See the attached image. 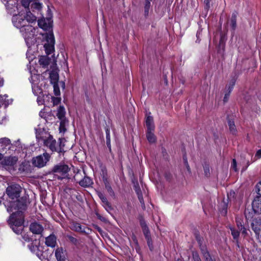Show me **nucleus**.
Segmentation results:
<instances>
[{"label": "nucleus", "instance_id": "obj_13", "mask_svg": "<svg viewBox=\"0 0 261 261\" xmlns=\"http://www.w3.org/2000/svg\"><path fill=\"white\" fill-rule=\"evenodd\" d=\"M97 194L98 197L101 200L103 206L105 207V209L107 211H110L112 209V206L110 203V202L108 201L106 196L100 192H97Z\"/></svg>", "mask_w": 261, "mask_h": 261}, {"label": "nucleus", "instance_id": "obj_27", "mask_svg": "<svg viewBox=\"0 0 261 261\" xmlns=\"http://www.w3.org/2000/svg\"><path fill=\"white\" fill-rule=\"evenodd\" d=\"M201 251L205 261H213L206 247H201Z\"/></svg>", "mask_w": 261, "mask_h": 261}, {"label": "nucleus", "instance_id": "obj_6", "mask_svg": "<svg viewBox=\"0 0 261 261\" xmlns=\"http://www.w3.org/2000/svg\"><path fill=\"white\" fill-rule=\"evenodd\" d=\"M49 159V154L45 152L41 155L34 158L32 160V163L35 167L41 168L46 165Z\"/></svg>", "mask_w": 261, "mask_h": 261}, {"label": "nucleus", "instance_id": "obj_19", "mask_svg": "<svg viewBox=\"0 0 261 261\" xmlns=\"http://www.w3.org/2000/svg\"><path fill=\"white\" fill-rule=\"evenodd\" d=\"M49 78L51 83L54 85V87L57 86L59 80V75L57 72L55 70L51 71L49 74Z\"/></svg>", "mask_w": 261, "mask_h": 261}, {"label": "nucleus", "instance_id": "obj_35", "mask_svg": "<svg viewBox=\"0 0 261 261\" xmlns=\"http://www.w3.org/2000/svg\"><path fill=\"white\" fill-rule=\"evenodd\" d=\"M105 187L108 193L110 194V195L113 196L114 195V192L110 186V185L109 184V182L106 181L105 182Z\"/></svg>", "mask_w": 261, "mask_h": 261}, {"label": "nucleus", "instance_id": "obj_15", "mask_svg": "<svg viewBox=\"0 0 261 261\" xmlns=\"http://www.w3.org/2000/svg\"><path fill=\"white\" fill-rule=\"evenodd\" d=\"M151 113L146 114V125L147 126V130H154V125L153 122V117L150 116Z\"/></svg>", "mask_w": 261, "mask_h": 261}, {"label": "nucleus", "instance_id": "obj_64", "mask_svg": "<svg viewBox=\"0 0 261 261\" xmlns=\"http://www.w3.org/2000/svg\"><path fill=\"white\" fill-rule=\"evenodd\" d=\"M185 160V163L186 164L187 170L190 172V168L189 165L188 164V161H187V160Z\"/></svg>", "mask_w": 261, "mask_h": 261}, {"label": "nucleus", "instance_id": "obj_23", "mask_svg": "<svg viewBox=\"0 0 261 261\" xmlns=\"http://www.w3.org/2000/svg\"><path fill=\"white\" fill-rule=\"evenodd\" d=\"M18 170L20 173L28 172L30 170V165L28 162H23L19 166Z\"/></svg>", "mask_w": 261, "mask_h": 261}, {"label": "nucleus", "instance_id": "obj_34", "mask_svg": "<svg viewBox=\"0 0 261 261\" xmlns=\"http://www.w3.org/2000/svg\"><path fill=\"white\" fill-rule=\"evenodd\" d=\"M231 235L235 240L238 239L240 235V232L233 227H230Z\"/></svg>", "mask_w": 261, "mask_h": 261}, {"label": "nucleus", "instance_id": "obj_58", "mask_svg": "<svg viewBox=\"0 0 261 261\" xmlns=\"http://www.w3.org/2000/svg\"><path fill=\"white\" fill-rule=\"evenodd\" d=\"M56 86H55V87H54V90H55V94L56 95H58L60 93V91H59V88H57V90L56 89Z\"/></svg>", "mask_w": 261, "mask_h": 261}, {"label": "nucleus", "instance_id": "obj_37", "mask_svg": "<svg viewBox=\"0 0 261 261\" xmlns=\"http://www.w3.org/2000/svg\"><path fill=\"white\" fill-rule=\"evenodd\" d=\"M195 238H196V239L197 241L198 242V243L199 245L200 250L201 249V247H205V246L202 245L203 239H202V238H201V237L199 234H196Z\"/></svg>", "mask_w": 261, "mask_h": 261}, {"label": "nucleus", "instance_id": "obj_5", "mask_svg": "<svg viewBox=\"0 0 261 261\" xmlns=\"http://www.w3.org/2000/svg\"><path fill=\"white\" fill-rule=\"evenodd\" d=\"M20 32L27 43H32L35 40L36 29L30 24H27L21 29Z\"/></svg>", "mask_w": 261, "mask_h": 261}, {"label": "nucleus", "instance_id": "obj_1", "mask_svg": "<svg viewBox=\"0 0 261 261\" xmlns=\"http://www.w3.org/2000/svg\"><path fill=\"white\" fill-rule=\"evenodd\" d=\"M21 190V187L16 184H11L7 188L6 193L9 197L12 200L16 199V200L10 202L9 205H8L7 211L8 212H11L14 210L18 211L25 210L26 207L25 202L18 199Z\"/></svg>", "mask_w": 261, "mask_h": 261}, {"label": "nucleus", "instance_id": "obj_22", "mask_svg": "<svg viewBox=\"0 0 261 261\" xmlns=\"http://www.w3.org/2000/svg\"><path fill=\"white\" fill-rule=\"evenodd\" d=\"M140 225L142 227L143 232L144 233V235L145 236V238L150 237L151 235L150 231L145 222L143 220L141 221Z\"/></svg>", "mask_w": 261, "mask_h": 261}, {"label": "nucleus", "instance_id": "obj_12", "mask_svg": "<svg viewBox=\"0 0 261 261\" xmlns=\"http://www.w3.org/2000/svg\"><path fill=\"white\" fill-rule=\"evenodd\" d=\"M30 231L34 234H39L43 230L42 226L37 222H34L31 224L30 226Z\"/></svg>", "mask_w": 261, "mask_h": 261}, {"label": "nucleus", "instance_id": "obj_31", "mask_svg": "<svg viewBox=\"0 0 261 261\" xmlns=\"http://www.w3.org/2000/svg\"><path fill=\"white\" fill-rule=\"evenodd\" d=\"M106 144L108 148H109L110 151L111 150V140H110V130L107 128L106 130Z\"/></svg>", "mask_w": 261, "mask_h": 261}, {"label": "nucleus", "instance_id": "obj_59", "mask_svg": "<svg viewBox=\"0 0 261 261\" xmlns=\"http://www.w3.org/2000/svg\"><path fill=\"white\" fill-rule=\"evenodd\" d=\"M37 102L39 105H42L43 103L41 98L40 96H39L37 98Z\"/></svg>", "mask_w": 261, "mask_h": 261}, {"label": "nucleus", "instance_id": "obj_57", "mask_svg": "<svg viewBox=\"0 0 261 261\" xmlns=\"http://www.w3.org/2000/svg\"><path fill=\"white\" fill-rule=\"evenodd\" d=\"M229 94L230 93H228L227 94H225V96H224V99H223L224 102H226L227 101L228 97L229 96Z\"/></svg>", "mask_w": 261, "mask_h": 261}, {"label": "nucleus", "instance_id": "obj_44", "mask_svg": "<svg viewBox=\"0 0 261 261\" xmlns=\"http://www.w3.org/2000/svg\"><path fill=\"white\" fill-rule=\"evenodd\" d=\"M192 256L194 261H201L199 254L197 252L193 251L192 253Z\"/></svg>", "mask_w": 261, "mask_h": 261}, {"label": "nucleus", "instance_id": "obj_32", "mask_svg": "<svg viewBox=\"0 0 261 261\" xmlns=\"http://www.w3.org/2000/svg\"><path fill=\"white\" fill-rule=\"evenodd\" d=\"M44 47L45 48L46 53L48 55L51 54L54 50V44H44Z\"/></svg>", "mask_w": 261, "mask_h": 261}, {"label": "nucleus", "instance_id": "obj_53", "mask_svg": "<svg viewBox=\"0 0 261 261\" xmlns=\"http://www.w3.org/2000/svg\"><path fill=\"white\" fill-rule=\"evenodd\" d=\"M211 0H204V3L205 5V8L208 9L210 7V2Z\"/></svg>", "mask_w": 261, "mask_h": 261}, {"label": "nucleus", "instance_id": "obj_49", "mask_svg": "<svg viewBox=\"0 0 261 261\" xmlns=\"http://www.w3.org/2000/svg\"><path fill=\"white\" fill-rule=\"evenodd\" d=\"M7 97V96H6V95H0V107L2 106V105H6L5 103V100L6 99V98Z\"/></svg>", "mask_w": 261, "mask_h": 261}, {"label": "nucleus", "instance_id": "obj_41", "mask_svg": "<svg viewBox=\"0 0 261 261\" xmlns=\"http://www.w3.org/2000/svg\"><path fill=\"white\" fill-rule=\"evenodd\" d=\"M42 7L41 4L38 3V2H35L33 3L31 5V8L33 9H35L37 10H40Z\"/></svg>", "mask_w": 261, "mask_h": 261}, {"label": "nucleus", "instance_id": "obj_8", "mask_svg": "<svg viewBox=\"0 0 261 261\" xmlns=\"http://www.w3.org/2000/svg\"><path fill=\"white\" fill-rule=\"evenodd\" d=\"M14 25L19 29L20 31L22 28H24L27 24V20L24 19L23 16L20 15H13L12 19Z\"/></svg>", "mask_w": 261, "mask_h": 261}, {"label": "nucleus", "instance_id": "obj_43", "mask_svg": "<svg viewBox=\"0 0 261 261\" xmlns=\"http://www.w3.org/2000/svg\"><path fill=\"white\" fill-rule=\"evenodd\" d=\"M145 239L147 240V244H148V246L150 250H152V249L153 248V246L152 241L151 237L145 238Z\"/></svg>", "mask_w": 261, "mask_h": 261}, {"label": "nucleus", "instance_id": "obj_25", "mask_svg": "<svg viewBox=\"0 0 261 261\" xmlns=\"http://www.w3.org/2000/svg\"><path fill=\"white\" fill-rule=\"evenodd\" d=\"M40 65L43 68H46L49 64V59L47 56H41L39 59Z\"/></svg>", "mask_w": 261, "mask_h": 261}, {"label": "nucleus", "instance_id": "obj_52", "mask_svg": "<svg viewBox=\"0 0 261 261\" xmlns=\"http://www.w3.org/2000/svg\"><path fill=\"white\" fill-rule=\"evenodd\" d=\"M235 192L233 191H230L229 193L227 194L228 198L230 200L234 198Z\"/></svg>", "mask_w": 261, "mask_h": 261}, {"label": "nucleus", "instance_id": "obj_42", "mask_svg": "<svg viewBox=\"0 0 261 261\" xmlns=\"http://www.w3.org/2000/svg\"><path fill=\"white\" fill-rule=\"evenodd\" d=\"M137 195H138V199L140 201V202L141 204V206H142V208L143 210L145 209V205L144 201L143 196H142V194H140Z\"/></svg>", "mask_w": 261, "mask_h": 261}, {"label": "nucleus", "instance_id": "obj_62", "mask_svg": "<svg viewBox=\"0 0 261 261\" xmlns=\"http://www.w3.org/2000/svg\"><path fill=\"white\" fill-rule=\"evenodd\" d=\"M23 239L27 242H29L30 240V239L28 237V236H24L23 237Z\"/></svg>", "mask_w": 261, "mask_h": 261}, {"label": "nucleus", "instance_id": "obj_16", "mask_svg": "<svg viewBox=\"0 0 261 261\" xmlns=\"http://www.w3.org/2000/svg\"><path fill=\"white\" fill-rule=\"evenodd\" d=\"M57 243V239L54 234H50L45 239V244L50 247H55Z\"/></svg>", "mask_w": 261, "mask_h": 261}, {"label": "nucleus", "instance_id": "obj_39", "mask_svg": "<svg viewBox=\"0 0 261 261\" xmlns=\"http://www.w3.org/2000/svg\"><path fill=\"white\" fill-rule=\"evenodd\" d=\"M203 170L204 172V174L206 176L208 177L210 175V166L207 164H205L203 166Z\"/></svg>", "mask_w": 261, "mask_h": 261}, {"label": "nucleus", "instance_id": "obj_60", "mask_svg": "<svg viewBox=\"0 0 261 261\" xmlns=\"http://www.w3.org/2000/svg\"><path fill=\"white\" fill-rule=\"evenodd\" d=\"M45 115H45V113H44V112H43V111H42L40 112V113H39V116H40L41 117H42V118H43H43H44V117H45Z\"/></svg>", "mask_w": 261, "mask_h": 261}, {"label": "nucleus", "instance_id": "obj_18", "mask_svg": "<svg viewBox=\"0 0 261 261\" xmlns=\"http://www.w3.org/2000/svg\"><path fill=\"white\" fill-rule=\"evenodd\" d=\"M79 183L82 187H88L93 184V182L90 177L85 176L82 180L79 181Z\"/></svg>", "mask_w": 261, "mask_h": 261}, {"label": "nucleus", "instance_id": "obj_14", "mask_svg": "<svg viewBox=\"0 0 261 261\" xmlns=\"http://www.w3.org/2000/svg\"><path fill=\"white\" fill-rule=\"evenodd\" d=\"M66 251L63 248H57L55 251V256L58 261H65Z\"/></svg>", "mask_w": 261, "mask_h": 261}, {"label": "nucleus", "instance_id": "obj_63", "mask_svg": "<svg viewBox=\"0 0 261 261\" xmlns=\"http://www.w3.org/2000/svg\"><path fill=\"white\" fill-rule=\"evenodd\" d=\"M54 104H57L59 102V100L57 98H54L53 99Z\"/></svg>", "mask_w": 261, "mask_h": 261}, {"label": "nucleus", "instance_id": "obj_54", "mask_svg": "<svg viewBox=\"0 0 261 261\" xmlns=\"http://www.w3.org/2000/svg\"><path fill=\"white\" fill-rule=\"evenodd\" d=\"M201 30H199L197 31V34H196V37L197 38V39L196 40V42H200V40L199 39L200 36H201Z\"/></svg>", "mask_w": 261, "mask_h": 261}, {"label": "nucleus", "instance_id": "obj_10", "mask_svg": "<svg viewBox=\"0 0 261 261\" xmlns=\"http://www.w3.org/2000/svg\"><path fill=\"white\" fill-rule=\"evenodd\" d=\"M252 209L255 213L261 214V196H257L252 203Z\"/></svg>", "mask_w": 261, "mask_h": 261}, {"label": "nucleus", "instance_id": "obj_56", "mask_svg": "<svg viewBox=\"0 0 261 261\" xmlns=\"http://www.w3.org/2000/svg\"><path fill=\"white\" fill-rule=\"evenodd\" d=\"M1 2H2L3 3H4V4L6 5V7H8V6L7 5V4H8V3H9V2H10L11 0H1Z\"/></svg>", "mask_w": 261, "mask_h": 261}, {"label": "nucleus", "instance_id": "obj_26", "mask_svg": "<svg viewBox=\"0 0 261 261\" xmlns=\"http://www.w3.org/2000/svg\"><path fill=\"white\" fill-rule=\"evenodd\" d=\"M154 130H147L146 138L149 143H153L156 141V137L154 134Z\"/></svg>", "mask_w": 261, "mask_h": 261}, {"label": "nucleus", "instance_id": "obj_21", "mask_svg": "<svg viewBox=\"0 0 261 261\" xmlns=\"http://www.w3.org/2000/svg\"><path fill=\"white\" fill-rule=\"evenodd\" d=\"M24 19L27 20V24L36 22L37 18L30 11L27 12L25 15L23 16Z\"/></svg>", "mask_w": 261, "mask_h": 261}, {"label": "nucleus", "instance_id": "obj_51", "mask_svg": "<svg viewBox=\"0 0 261 261\" xmlns=\"http://www.w3.org/2000/svg\"><path fill=\"white\" fill-rule=\"evenodd\" d=\"M256 189L259 196H261V181L256 185Z\"/></svg>", "mask_w": 261, "mask_h": 261}, {"label": "nucleus", "instance_id": "obj_33", "mask_svg": "<svg viewBox=\"0 0 261 261\" xmlns=\"http://www.w3.org/2000/svg\"><path fill=\"white\" fill-rule=\"evenodd\" d=\"M236 21H237V15L234 13H233L232 14L231 20H230V25L233 30L236 29V26H237Z\"/></svg>", "mask_w": 261, "mask_h": 261}, {"label": "nucleus", "instance_id": "obj_45", "mask_svg": "<svg viewBox=\"0 0 261 261\" xmlns=\"http://www.w3.org/2000/svg\"><path fill=\"white\" fill-rule=\"evenodd\" d=\"M234 84H235V81L234 80H232L230 82L229 85H228L227 88H228V91L229 93H230L231 92V91L234 86Z\"/></svg>", "mask_w": 261, "mask_h": 261}, {"label": "nucleus", "instance_id": "obj_20", "mask_svg": "<svg viewBox=\"0 0 261 261\" xmlns=\"http://www.w3.org/2000/svg\"><path fill=\"white\" fill-rule=\"evenodd\" d=\"M71 228L72 230L77 232L86 233L85 228L80 223L77 222H72L71 223Z\"/></svg>", "mask_w": 261, "mask_h": 261}, {"label": "nucleus", "instance_id": "obj_40", "mask_svg": "<svg viewBox=\"0 0 261 261\" xmlns=\"http://www.w3.org/2000/svg\"><path fill=\"white\" fill-rule=\"evenodd\" d=\"M67 238L69 241L74 245H77L79 244V241L75 238L71 236H68Z\"/></svg>", "mask_w": 261, "mask_h": 261}, {"label": "nucleus", "instance_id": "obj_24", "mask_svg": "<svg viewBox=\"0 0 261 261\" xmlns=\"http://www.w3.org/2000/svg\"><path fill=\"white\" fill-rule=\"evenodd\" d=\"M65 110L63 106H60L57 110V116L60 120H66L65 118Z\"/></svg>", "mask_w": 261, "mask_h": 261}, {"label": "nucleus", "instance_id": "obj_50", "mask_svg": "<svg viewBox=\"0 0 261 261\" xmlns=\"http://www.w3.org/2000/svg\"><path fill=\"white\" fill-rule=\"evenodd\" d=\"M231 168L233 169V170L234 171H236V172L238 171V169L237 168V162L235 159H233V160H232Z\"/></svg>", "mask_w": 261, "mask_h": 261}, {"label": "nucleus", "instance_id": "obj_46", "mask_svg": "<svg viewBox=\"0 0 261 261\" xmlns=\"http://www.w3.org/2000/svg\"><path fill=\"white\" fill-rule=\"evenodd\" d=\"M33 0H22L21 1V3H22V6L25 8H28L29 7V5H30V3Z\"/></svg>", "mask_w": 261, "mask_h": 261}, {"label": "nucleus", "instance_id": "obj_47", "mask_svg": "<svg viewBox=\"0 0 261 261\" xmlns=\"http://www.w3.org/2000/svg\"><path fill=\"white\" fill-rule=\"evenodd\" d=\"M60 129L61 130L62 129L65 130V124L67 123V120H60Z\"/></svg>", "mask_w": 261, "mask_h": 261}, {"label": "nucleus", "instance_id": "obj_38", "mask_svg": "<svg viewBox=\"0 0 261 261\" xmlns=\"http://www.w3.org/2000/svg\"><path fill=\"white\" fill-rule=\"evenodd\" d=\"M32 90L33 93L36 95L41 94L42 92L41 90L38 87V86L35 85L32 86Z\"/></svg>", "mask_w": 261, "mask_h": 261}, {"label": "nucleus", "instance_id": "obj_28", "mask_svg": "<svg viewBox=\"0 0 261 261\" xmlns=\"http://www.w3.org/2000/svg\"><path fill=\"white\" fill-rule=\"evenodd\" d=\"M46 40L47 43L46 44H55V38L52 32L47 34L46 36Z\"/></svg>", "mask_w": 261, "mask_h": 261}, {"label": "nucleus", "instance_id": "obj_48", "mask_svg": "<svg viewBox=\"0 0 261 261\" xmlns=\"http://www.w3.org/2000/svg\"><path fill=\"white\" fill-rule=\"evenodd\" d=\"M134 189L137 195L142 194L138 183L137 182L136 184H135Z\"/></svg>", "mask_w": 261, "mask_h": 261}, {"label": "nucleus", "instance_id": "obj_3", "mask_svg": "<svg viewBox=\"0 0 261 261\" xmlns=\"http://www.w3.org/2000/svg\"><path fill=\"white\" fill-rule=\"evenodd\" d=\"M12 230L16 234H19L23 230L24 223V215L22 210L17 211L13 213L8 220Z\"/></svg>", "mask_w": 261, "mask_h": 261}, {"label": "nucleus", "instance_id": "obj_61", "mask_svg": "<svg viewBox=\"0 0 261 261\" xmlns=\"http://www.w3.org/2000/svg\"><path fill=\"white\" fill-rule=\"evenodd\" d=\"M76 199L79 200V201H82V197L81 196V195H80L79 194H78L76 196Z\"/></svg>", "mask_w": 261, "mask_h": 261}, {"label": "nucleus", "instance_id": "obj_30", "mask_svg": "<svg viewBox=\"0 0 261 261\" xmlns=\"http://www.w3.org/2000/svg\"><path fill=\"white\" fill-rule=\"evenodd\" d=\"M151 0H145L144 3V12L146 16L148 15L149 10L151 6Z\"/></svg>", "mask_w": 261, "mask_h": 261}, {"label": "nucleus", "instance_id": "obj_9", "mask_svg": "<svg viewBox=\"0 0 261 261\" xmlns=\"http://www.w3.org/2000/svg\"><path fill=\"white\" fill-rule=\"evenodd\" d=\"M251 228L255 233L259 236L261 231V218L259 216L253 218L251 224Z\"/></svg>", "mask_w": 261, "mask_h": 261}, {"label": "nucleus", "instance_id": "obj_7", "mask_svg": "<svg viewBox=\"0 0 261 261\" xmlns=\"http://www.w3.org/2000/svg\"><path fill=\"white\" fill-rule=\"evenodd\" d=\"M28 247L32 252L35 254L39 258H41L43 253V247L40 246L39 240L36 239L33 241L28 245Z\"/></svg>", "mask_w": 261, "mask_h": 261}, {"label": "nucleus", "instance_id": "obj_36", "mask_svg": "<svg viewBox=\"0 0 261 261\" xmlns=\"http://www.w3.org/2000/svg\"><path fill=\"white\" fill-rule=\"evenodd\" d=\"M11 141L10 139L7 138H3L0 139V143L3 145L5 146H7L10 145Z\"/></svg>", "mask_w": 261, "mask_h": 261}, {"label": "nucleus", "instance_id": "obj_4", "mask_svg": "<svg viewBox=\"0 0 261 261\" xmlns=\"http://www.w3.org/2000/svg\"><path fill=\"white\" fill-rule=\"evenodd\" d=\"M69 168L64 164H59L54 166L53 172L54 178L58 179H63L68 177Z\"/></svg>", "mask_w": 261, "mask_h": 261}, {"label": "nucleus", "instance_id": "obj_11", "mask_svg": "<svg viewBox=\"0 0 261 261\" xmlns=\"http://www.w3.org/2000/svg\"><path fill=\"white\" fill-rule=\"evenodd\" d=\"M18 159L16 156L6 157L3 161V164L8 167L14 168V165L16 164Z\"/></svg>", "mask_w": 261, "mask_h": 261}, {"label": "nucleus", "instance_id": "obj_17", "mask_svg": "<svg viewBox=\"0 0 261 261\" xmlns=\"http://www.w3.org/2000/svg\"><path fill=\"white\" fill-rule=\"evenodd\" d=\"M236 221L237 226L240 231H242L243 234H246L247 233V230L244 226L243 220L241 218L237 217Z\"/></svg>", "mask_w": 261, "mask_h": 261}, {"label": "nucleus", "instance_id": "obj_55", "mask_svg": "<svg viewBox=\"0 0 261 261\" xmlns=\"http://www.w3.org/2000/svg\"><path fill=\"white\" fill-rule=\"evenodd\" d=\"M255 156H257L258 158H261V149H259L255 154Z\"/></svg>", "mask_w": 261, "mask_h": 261}, {"label": "nucleus", "instance_id": "obj_2", "mask_svg": "<svg viewBox=\"0 0 261 261\" xmlns=\"http://www.w3.org/2000/svg\"><path fill=\"white\" fill-rule=\"evenodd\" d=\"M36 136L38 142H42L45 146L48 147L53 152H64V145L62 144L61 139H59V145L58 146V143L56 140L54 139L53 136L44 129L37 130Z\"/></svg>", "mask_w": 261, "mask_h": 261}, {"label": "nucleus", "instance_id": "obj_29", "mask_svg": "<svg viewBox=\"0 0 261 261\" xmlns=\"http://www.w3.org/2000/svg\"><path fill=\"white\" fill-rule=\"evenodd\" d=\"M228 124L229 126L230 132L232 134H235L237 132V129L234 121L229 119L228 120Z\"/></svg>", "mask_w": 261, "mask_h": 261}]
</instances>
